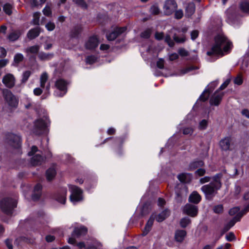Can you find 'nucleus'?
<instances>
[{"mask_svg":"<svg viewBox=\"0 0 249 249\" xmlns=\"http://www.w3.org/2000/svg\"><path fill=\"white\" fill-rule=\"evenodd\" d=\"M214 41L215 43L211 50L207 52V54L209 56H223L224 52H228L231 48V43L228 41L227 38L222 35L216 36Z\"/></svg>","mask_w":249,"mask_h":249,"instance_id":"nucleus-1","label":"nucleus"},{"mask_svg":"<svg viewBox=\"0 0 249 249\" xmlns=\"http://www.w3.org/2000/svg\"><path fill=\"white\" fill-rule=\"evenodd\" d=\"M222 177V174H217L212 178V182L208 184L203 185L201 187V190L204 193L207 200H212L213 198L217 195L218 190L222 186L221 182Z\"/></svg>","mask_w":249,"mask_h":249,"instance_id":"nucleus-2","label":"nucleus"},{"mask_svg":"<svg viewBox=\"0 0 249 249\" xmlns=\"http://www.w3.org/2000/svg\"><path fill=\"white\" fill-rule=\"evenodd\" d=\"M17 202L12 198H4L0 201V208L1 211L6 214L12 213L14 208L17 207Z\"/></svg>","mask_w":249,"mask_h":249,"instance_id":"nucleus-3","label":"nucleus"},{"mask_svg":"<svg viewBox=\"0 0 249 249\" xmlns=\"http://www.w3.org/2000/svg\"><path fill=\"white\" fill-rule=\"evenodd\" d=\"M47 122L43 119H39L34 122L33 133L36 135H40L47 133L48 132Z\"/></svg>","mask_w":249,"mask_h":249,"instance_id":"nucleus-4","label":"nucleus"},{"mask_svg":"<svg viewBox=\"0 0 249 249\" xmlns=\"http://www.w3.org/2000/svg\"><path fill=\"white\" fill-rule=\"evenodd\" d=\"M3 97L8 105L14 107H16L18 105V101L12 92L6 89L2 90Z\"/></svg>","mask_w":249,"mask_h":249,"instance_id":"nucleus-5","label":"nucleus"},{"mask_svg":"<svg viewBox=\"0 0 249 249\" xmlns=\"http://www.w3.org/2000/svg\"><path fill=\"white\" fill-rule=\"evenodd\" d=\"M233 145V142L231 136L225 137L221 139L219 142V146L222 151H231Z\"/></svg>","mask_w":249,"mask_h":249,"instance_id":"nucleus-6","label":"nucleus"},{"mask_svg":"<svg viewBox=\"0 0 249 249\" xmlns=\"http://www.w3.org/2000/svg\"><path fill=\"white\" fill-rule=\"evenodd\" d=\"M71 194L70 196V199L72 202H77L82 199L81 194L82 191L76 186H71Z\"/></svg>","mask_w":249,"mask_h":249,"instance_id":"nucleus-7","label":"nucleus"},{"mask_svg":"<svg viewBox=\"0 0 249 249\" xmlns=\"http://www.w3.org/2000/svg\"><path fill=\"white\" fill-rule=\"evenodd\" d=\"M177 4L174 0H167L163 7L164 14L171 15L177 9Z\"/></svg>","mask_w":249,"mask_h":249,"instance_id":"nucleus-8","label":"nucleus"},{"mask_svg":"<svg viewBox=\"0 0 249 249\" xmlns=\"http://www.w3.org/2000/svg\"><path fill=\"white\" fill-rule=\"evenodd\" d=\"M7 142L11 146L17 148L20 145V138L19 136L11 133L8 134L6 136Z\"/></svg>","mask_w":249,"mask_h":249,"instance_id":"nucleus-9","label":"nucleus"},{"mask_svg":"<svg viewBox=\"0 0 249 249\" xmlns=\"http://www.w3.org/2000/svg\"><path fill=\"white\" fill-rule=\"evenodd\" d=\"M183 212L184 213L190 215L192 217L196 216L198 213L197 207L191 204H186L183 208Z\"/></svg>","mask_w":249,"mask_h":249,"instance_id":"nucleus-10","label":"nucleus"},{"mask_svg":"<svg viewBox=\"0 0 249 249\" xmlns=\"http://www.w3.org/2000/svg\"><path fill=\"white\" fill-rule=\"evenodd\" d=\"M126 30V27H116L114 31L107 35V38L109 41L115 40L118 36L124 33Z\"/></svg>","mask_w":249,"mask_h":249,"instance_id":"nucleus-11","label":"nucleus"},{"mask_svg":"<svg viewBox=\"0 0 249 249\" xmlns=\"http://www.w3.org/2000/svg\"><path fill=\"white\" fill-rule=\"evenodd\" d=\"M224 94V92L218 93V90H216L210 98V104L216 106H218L222 100Z\"/></svg>","mask_w":249,"mask_h":249,"instance_id":"nucleus-12","label":"nucleus"},{"mask_svg":"<svg viewBox=\"0 0 249 249\" xmlns=\"http://www.w3.org/2000/svg\"><path fill=\"white\" fill-rule=\"evenodd\" d=\"M99 44L98 39L96 36H91L85 44V47L88 50H93L95 49Z\"/></svg>","mask_w":249,"mask_h":249,"instance_id":"nucleus-13","label":"nucleus"},{"mask_svg":"<svg viewBox=\"0 0 249 249\" xmlns=\"http://www.w3.org/2000/svg\"><path fill=\"white\" fill-rule=\"evenodd\" d=\"M2 82L7 88H12L15 86V78L13 75L9 73L3 77Z\"/></svg>","mask_w":249,"mask_h":249,"instance_id":"nucleus-14","label":"nucleus"},{"mask_svg":"<svg viewBox=\"0 0 249 249\" xmlns=\"http://www.w3.org/2000/svg\"><path fill=\"white\" fill-rule=\"evenodd\" d=\"M83 31V27L80 24H77L72 27L70 33L71 38H77Z\"/></svg>","mask_w":249,"mask_h":249,"instance_id":"nucleus-15","label":"nucleus"},{"mask_svg":"<svg viewBox=\"0 0 249 249\" xmlns=\"http://www.w3.org/2000/svg\"><path fill=\"white\" fill-rule=\"evenodd\" d=\"M88 231V229L84 226L75 228L71 235L73 237H80L81 236L86 235Z\"/></svg>","mask_w":249,"mask_h":249,"instance_id":"nucleus-16","label":"nucleus"},{"mask_svg":"<svg viewBox=\"0 0 249 249\" xmlns=\"http://www.w3.org/2000/svg\"><path fill=\"white\" fill-rule=\"evenodd\" d=\"M68 83L62 79H59L56 81L55 82V87L59 90L64 91V94L67 91V85Z\"/></svg>","mask_w":249,"mask_h":249,"instance_id":"nucleus-17","label":"nucleus"},{"mask_svg":"<svg viewBox=\"0 0 249 249\" xmlns=\"http://www.w3.org/2000/svg\"><path fill=\"white\" fill-rule=\"evenodd\" d=\"M156 215L152 214L150 217L149 220L147 222L144 230L142 231V235L145 236L150 231L151 228L153 225L154 221L155 219Z\"/></svg>","mask_w":249,"mask_h":249,"instance_id":"nucleus-18","label":"nucleus"},{"mask_svg":"<svg viewBox=\"0 0 249 249\" xmlns=\"http://www.w3.org/2000/svg\"><path fill=\"white\" fill-rule=\"evenodd\" d=\"M42 186L40 184H36L35 187L33 194L32 196V198L34 201H37L41 195Z\"/></svg>","mask_w":249,"mask_h":249,"instance_id":"nucleus-19","label":"nucleus"},{"mask_svg":"<svg viewBox=\"0 0 249 249\" xmlns=\"http://www.w3.org/2000/svg\"><path fill=\"white\" fill-rule=\"evenodd\" d=\"M56 174V171L54 164L50 167L46 172V178L48 181H50L54 179Z\"/></svg>","mask_w":249,"mask_h":249,"instance_id":"nucleus-20","label":"nucleus"},{"mask_svg":"<svg viewBox=\"0 0 249 249\" xmlns=\"http://www.w3.org/2000/svg\"><path fill=\"white\" fill-rule=\"evenodd\" d=\"M67 190L64 189L61 192L57 193L55 196V199L60 203L64 204L66 199Z\"/></svg>","mask_w":249,"mask_h":249,"instance_id":"nucleus-21","label":"nucleus"},{"mask_svg":"<svg viewBox=\"0 0 249 249\" xmlns=\"http://www.w3.org/2000/svg\"><path fill=\"white\" fill-rule=\"evenodd\" d=\"M186 231L185 230H177L175 233V240L178 242H182L186 236Z\"/></svg>","mask_w":249,"mask_h":249,"instance_id":"nucleus-22","label":"nucleus"},{"mask_svg":"<svg viewBox=\"0 0 249 249\" xmlns=\"http://www.w3.org/2000/svg\"><path fill=\"white\" fill-rule=\"evenodd\" d=\"M248 212H249V204L247 205L241 212L238 213L231 220V221H233L234 224H235L236 222L239 221L241 217Z\"/></svg>","mask_w":249,"mask_h":249,"instance_id":"nucleus-23","label":"nucleus"},{"mask_svg":"<svg viewBox=\"0 0 249 249\" xmlns=\"http://www.w3.org/2000/svg\"><path fill=\"white\" fill-rule=\"evenodd\" d=\"M44 158L39 154H36L33 157L31 160V163L33 166H37L41 164Z\"/></svg>","mask_w":249,"mask_h":249,"instance_id":"nucleus-24","label":"nucleus"},{"mask_svg":"<svg viewBox=\"0 0 249 249\" xmlns=\"http://www.w3.org/2000/svg\"><path fill=\"white\" fill-rule=\"evenodd\" d=\"M204 165V162L202 160L194 161L190 163L188 170L193 171L198 168H200Z\"/></svg>","mask_w":249,"mask_h":249,"instance_id":"nucleus-25","label":"nucleus"},{"mask_svg":"<svg viewBox=\"0 0 249 249\" xmlns=\"http://www.w3.org/2000/svg\"><path fill=\"white\" fill-rule=\"evenodd\" d=\"M201 198V196L196 192H194L189 196V200L192 203L197 204L200 202Z\"/></svg>","mask_w":249,"mask_h":249,"instance_id":"nucleus-26","label":"nucleus"},{"mask_svg":"<svg viewBox=\"0 0 249 249\" xmlns=\"http://www.w3.org/2000/svg\"><path fill=\"white\" fill-rule=\"evenodd\" d=\"M170 215V211L168 210H165L161 213L159 214L157 216L156 215L155 218L159 222L163 221L165 218L168 217Z\"/></svg>","mask_w":249,"mask_h":249,"instance_id":"nucleus-27","label":"nucleus"},{"mask_svg":"<svg viewBox=\"0 0 249 249\" xmlns=\"http://www.w3.org/2000/svg\"><path fill=\"white\" fill-rule=\"evenodd\" d=\"M21 33L19 31L13 30L9 33L7 36V38L10 41H14L17 40L20 36Z\"/></svg>","mask_w":249,"mask_h":249,"instance_id":"nucleus-28","label":"nucleus"},{"mask_svg":"<svg viewBox=\"0 0 249 249\" xmlns=\"http://www.w3.org/2000/svg\"><path fill=\"white\" fill-rule=\"evenodd\" d=\"M40 33L39 27H36L30 30L27 34V36L30 39H33L37 37Z\"/></svg>","mask_w":249,"mask_h":249,"instance_id":"nucleus-29","label":"nucleus"},{"mask_svg":"<svg viewBox=\"0 0 249 249\" xmlns=\"http://www.w3.org/2000/svg\"><path fill=\"white\" fill-rule=\"evenodd\" d=\"M151 203L150 201H147L144 203L141 209V214L142 216L147 214L151 210Z\"/></svg>","mask_w":249,"mask_h":249,"instance_id":"nucleus-30","label":"nucleus"},{"mask_svg":"<svg viewBox=\"0 0 249 249\" xmlns=\"http://www.w3.org/2000/svg\"><path fill=\"white\" fill-rule=\"evenodd\" d=\"M195 11V5L194 3L191 2L188 4L186 8V16L191 17L194 14Z\"/></svg>","mask_w":249,"mask_h":249,"instance_id":"nucleus-31","label":"nucleus"},{"mask_svg":"<svg viewBox=\"0 0 249 249\" xmlns=\"http://www.w3.org/2000/svg\"><path fill=\"white\" fill-rule=\"evenodd\" d=\"M72 1L77 6L84 10H87L88 9V4L85 0H72Z\"/></svg>","mask_w":249,"mask_h":249,"instance_id":"nucleus-32","label":"nucleus"},{"mask_svg":"<svg viewBox=\"0 0 249 249\" xmlns=\"http://www.w3.org/2000/svg\"><path fill=\"white\" fill-rule=\"evenodd\" d=\"M173 38L174 40L178 43H184L186 41V37L184 34L180 35L179 37L177 33H175Z\"/></svg>","mask_w":249,"mask_h":249,"instance_id":"nucleus-33","label":"nucleus"},{"mask_svg":"<svg viewBox=\"0 0 249 249\" xmlns=\"http://www.w3.org/2000/svg\"><path fill=\"white\" fill-rule=\"evenodd\" d=\"M40 47L38 45H34L26 49V52L28 53L36 54L38 53Z\"/></svg>","mask_w":249,"mask_h":249,"instance_id":"nucleus-34","label":"nucleus"},{"mask_svg":"<svg viewBox=\"0 0 249 249\" xmlns=\"http://www.w3.org/2000/svg\"><path fill=\"white\" fill-rule=\"evenodd\" d=\"M53 56V53H46L43 52H40L38 54V58L42 61L49 59Z\"/></svg>","mask_w":249,"mask_h":249,"instance_id":"nucleus-35","label":"nucleus"},{"mask_svg":"<svg viewBox=\"0 0 249 249\" xmlns=\"http://www.w3.org/2000/svg\"><path fill=\"white\" fill-rule=\"evenodd\" d=\"M191 222V219L188 217H184L180 221V225L181 228H185Z\"/></svg>","mask_w":249,"mask_h":249,"instance_id":"nucleus-36","label":"nucleus"},{"mask_svg":"<svg viewBox=\"0 0 249 249\" xmlns=\"http://www.w3.org/2000/svg\"><path fill=\"white\" fill-rule=\"evenodd\" d=\"M241 10L244 13H249V2L247 1L242 2L240 4Z\"/></svg>","mask_w":249,"mask_h":249,"instance_id":"nucleus-37","label":"nucleus"},{"mask_svg":"<svg viewBox=\"0 0 249 249\" xmlns=\"http://www.w3.org/2000/svg\"><path fill=\"white\" fill-rule=\"evenodd\" d=\"M48 78V74L46 72L43 73L40 78V87L42 88L45 87V85Z\"/></svg>","mask_w":249,"mask_h":249,"instance_id":"nucleus-38","label":"nucleus"},{"mask_svg":"<svg viewBox=\"0 0 249 249\" xmlns=\"http://www.w3.org/2000/svg\"><path fill=\"white\" fill-rule=\"evenodd\" d=\"M152 34V29L148 28L140 34V36L144 38H149Z\"/></svg>","mask_w":249,"mask_h":249,"instance_id":"nucleus-39","label":"nucleus"},{"mask_svg":"<svg viewBox=\"0 0 249 249\" xmlns=\"http://www.w3.org/2000/svg\"><path fill=\"white\" fill-rule=\"evenodd\" d=\"M210 91L209 90L206 89L202 93L199 97V100L201 101H206L209 97Z\"/></svg>","mask_w":249,"mask_h":249,"instance_id":"nucleus-40","label":"nucleus"},{"mask_svg":"<svg viewBox=\"0 0 249 249\" xmlns=\"http://www.w3.org/2000/svg\"><path fill=\"white\" fill-rule=\"evenodd\" d=\"M12 6L9 3L4 4L3 7V10L4 12L8 15H11L12 14Z\"/></svg>","mask_w":249,"mask_h":249,"instance_id":"nucleus-41","label":"nucleus"},{"mask_svg":"<svg viewBox=\"0 0 249 249\" xmlns=\"http://www.w3.org/2000/svg\"><path fill=\"white\" fill-rule=\"evenodd\" d=\"M31 74V72L30 71H26L23 73L22 78L21 79V83L24 84L28 80L29 77Z\"/></svg>","mask_w":249,"mask_h":249,"instance_id":"nucleus-42","label":"nucleus"},{"mask_svg":"<svg viewBox=\"0 0 249 249\" xmlns=\"http://www.w3.org/2000/svg\"><path fill=\"white\" fill-rule=\"evenodd\" d=\"M234 222L233 221H231V220L227 223L223 228L221 234H223L224 233L228 231L231 227L234 226Z\"/></svg>","mask_w":249,"mask_h":249,"instance_id":"nucleus-43","label":"nucleus"},{"mask_svg":"<svg viewBox=\"0 0 249 249\" xmlns=\"http://www.w3.org/2000/svg\"><path fill=\"white\" fill-rule=\"evenodd\" d=\"M150 12L152 14L157 15L160 13V10L157 5H153L151 7Z\"/></svg>","mask_w":249,"mask_h":249,"instance_id":"nucleus-44","label":"nucleus"},{"mask_svg":"<svg viewBox=\"0 0 249 249\" xmlns=\"http://www.w3.org/2000/svg\"><path fill=\"white\" fill-rule=\"evenodd\" d=\"M164 41L166 42L169 47H173L175 45V42L173 40L171 39V38L169 35H167L164 39Z\"/></svg>","mask_w":249,"mask_h":249,"instance_id":"nucleus-45","label":"nucleus"},{"mask_svg":"<svg viewBox=\"0 0 249 249\" xmlns=\"http://www.w3.org/2000/svg\"><path fill=\"white\" fill-rule=\"evenodd\" d=\"M213 210L216 213H221L223 212V206L222 204L215 206L213 208Z\"/></svg>","mask_w":249,"mask_h":249,"instance_id":"nucleus-46","label":"nucleus"},{"mask_svg":"<svg viewBox=\"0 0 249 249\" xmlns=\"http://www.w3.org/2000/svg\"><path fill=\"white\" fill-rule=\"evenodd\" d=\"M40 16V13L39 12H36L34 14V19H33V23L35 25H38L39 24V18Z\"/></svg>","mask_w":249,"mask_h":249,"instance_id":"nucleus-47","label":"nucleus"},{"mask_svg":"<svg viewBox=\"0 0 249 249\" xmlns=\"http://www.w3.org/2000/svg\"><path fill=\"white\" fill-rule=\"evenodd\" d=\"M194 132V129L191 127H185L183 129L182 132L184 135H192Z\"/></svg>","mask_w":249,"mask_h":249,"instance_id":"nucleus-48","label":"nucleus"},{"mask_svg":"<svg viewBox=\"0 0 249 249\" xmlns=\"http://www.w3.org/2000/svg\"><path fill=\"white\" fill-rule=\"evenodd\" d=\"M240 208L239 207H235L231 209L229 212V214L231 215H234L236 213H238L240 211Z\"/></svg>","mask_w":249,"mask_h":249,"instance_id":"nucleus-49","label":"nucleus"},{"mask_svg":"<svg viewBox=\"0 0 249 249\" xmlns=\"http://www.w3.org/2000/svg\"><path fill=\"white\" fill-rule=\"evenodd\" d=\"M206 173V170L204 169L199 168L195 172V174L196 176H198L199 177L203 176Z\"/></svg>","mask_w":249,"mask_h":249,"instance_id":"nucleus-50","label":"nucleus"},{"mask_svg":"<svg viewBox=\"0 0 249 249\" xmlns=\"http://www.w3.org/2000/svg\"><path fill=\"white\" fill-rule=\"evenodd\" d=\"M45 26L47 30L49 31L53 30L55 27V24L53 22L51 21L47 23Z\"/></svg>","mask_w":249,"mask_h":249,"instance_id":"nucleus-51","label":"nucleus"},{"mask_svg":"<svg viewBox=\"0 0 249 249\" xmlns=\"http://www.w3.org/2000/svg\"><path fill=\"white\" fill-rule=\"evenodd\" d=\"M86 61L87 63L92 64L95 62L96 57L93 55L89 56L86 58Z\"/></svg>","mask_w":249,"mask_h":249,"instance_id":"nucleus-52","label":"nucleus"},{"mask_svg":"<svg viewBox=\"0 0 249 249\" xmlns=\"http://www.w3.org/2000/svg\"><path fill=\"white\" fill-rule=\"evenodd\" d=\"M23 59V56L20 53H18L15 56L14 61L15 63H18L22 61Z\"/></svg>","mask_w":249,"mask_h":249,"instance_id":"nucleus-53","label":"nucleus"},{"mask_svg":"<svg viewBox=\"0 0 249 249\" xmlns=\"http://www.w3.org/2000/svg\"><path fill=\"white\" fill-rule=\"evenodd\" d=\"M234 83L238 85H241L243 83V79L240 75H237V76L234 80Z\"/></svg>","mask_w":249,"mask_h":249,"instance_id":"nucleus-54","label":"nucleus"},{"mask_svg":"<svg viewBox=\"0 0 249 249\" xmlns=\"http://www.w3.org/2000/svg\"><path fill=\"white\" fill-rule=\"evenodd\" d=\"M208 124L207 121L206 120H202L199 124V128L200 129H204L206 128Z\"/></svg>","mask_w":249,"mask_h":249,"instance_id":"nucleus-55","label":"nucleus"},{"mask_svg":"<svg viewBox=\"0 0 249 249\" xmlns=\"http://www.w3.org/2000/svg\"><path fill=\"white\" fill-rule=\"evenodd\" d=\"M186 174L184 173H182L178 175V180L181 182L185 183L186 182Z\"/></svg>","mask_w":249,"mask_h":249,"instance_id":"nucleus-56","label":"nucleus"},{"mask_svg":"<svg viewBox=\"0 0 249 249\" xmlns=\"http://www.w3.org/2000/svg\"><path fill=\"white\" fill-rule=\"evenodd\" d=\"M43 13L45 16L48 17L52 15L51 9L48 6H46L45 7V8L43 10Z\"/></svg>","mask_w":249,"mask_h":249,"instance_id":"nucleus-57","label":"nucleus"},{"mask_svg":"<svg viewBox=\"0 0 249 249\" xmlns=\"http://www.w3.org/2000/svg\"><path fill=\"white\" fill-rule=\"evenodd\" d=\"M155 37L157 40H162L164 37V33L163 32H157L155 33Z\"/></svg>","mask_w":249,"mask_h":249,"instance_id":"nucleus-58","label":"nucleus"},{"mask_svg":"<svg viewBox=\"0 0 249 249\" xmlns=\"http://www.w3.org/2000/svg\"><path fill=\"white\" fill-rule=\"evenodd\" d=\"M230 82V79H227L223 84L220 87L219 89L217 90H222L224 89L229 84Z\"/></svg>","mask_w":249,"mask_h":249,"instance_id":"nucleus-59","label":"nucleus"},{"mask_svg":"<svg viewBox=\"0 0 249 249\" xmlns=\"http://www.w3.org/2000/svg\"><path fill=\"white\" fill-rule=\"evenodd\" d=\"M178 53L182 56H186L189 55L188 52L183 48L179 49Z\"/></svg>","mask_w":249,"mask_h":249,"instance_id":"nucleus-60","label":"nucleus"},{"mask_svg":"<svg viewBox=\"0 0 249 249\" xmlns=\"http://www.w3.org/2000/svg\"><path fill=\"white\" fill-rule=\"evenodd\" d=\"M157 66L160 69L164 68V60L162 59H159L157 62Z\"/></svg>","mask_w":249,"mask_h":249,"instance_id":"nucleus-61","label":"nucleus"},{"mask_svg":"<svg viewBox=\"0 0 249 249\" xmlns=\"http://www.w3.org/2000/svg\"><path fill=\"white\" fill-rule=\"evenodd\" d=\"M212 178L209 177H205L201 178L199 180V182L201 184H204L206 182H209Z\"/></svg>","mask_w":249,"mask_h":249,"instance_id":"nucleus-62","label":"nucleus"},{"mask_svg":"<svg viewBox=\"0 0 249 249\" xmlns=\"http://www.w3.org/2000/svg\"><path fill=\"white\" fill-rule=\"evenodd\" d=\"M175 17L177 19H180L183 17V14L182 10L177 11L175 13Z\"/></svg>","mask_w":249,"mask_h":249,"instance_id":"nucleus-63","label":"nucleus"},{"mask_svg":"<svg viewBox=\"0 0 249 249\" xmlns=\"http://www.w3.org/2000/svg\"><path fill=\"white\" fill-rule=\"evenodd\" d=\"M198 35V31L197 30H194L191 33V38L192 40L196 39Z\"/></svg>","mask_w":249,"mask_h":249,"instance_id":"nucleus-64","label":"nucleus"}]
</instances>
